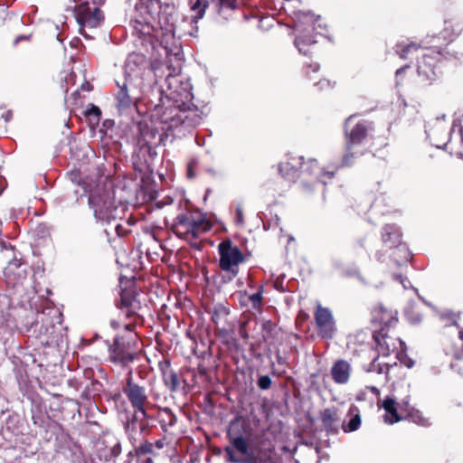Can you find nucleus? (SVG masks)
<instances>
[{
  "label": "nucleus",
  "mask_w": 463,
  "mask_h": 463,
  "mask_svg": "<svg viewBox=\"0 0 463 463\" xmlns=\"http://www.w3.org/2000/svg\"><path fill=\"white\" fill-rule=\"evenodd\" d=\"M3 117H5V121H8L10 119V118L12 117L11 111H7L5 113V115H3Z\"/></svg>",
  "instance_id": "bf43d9fd"
},
{
  "label": "nucleus",
  "mask_w": 463,
  "mask_h": 463,
  "mask_svg": "<svg viewBox=\"0 0 463 463\" xmlns=\"http://www.w3.org/2000/svg\"><path fill=\"white\" fill-rule=\"evenodd\" d=\"M315 321L317 333L322 338H333L336 327L332 312L327 307L317 306L315 312Z\"/></svg>",
  "instance_id": "6ab92c4d"
},
{
  "label": "nucleus",
  "mask_w": 463,
  "mask_h": 463,
  "mask_svg": "<svg viewBox=\"0 0 463 463\" xmlns=\"http://www.w3.org/2000/svg\"><path fill=\"white\" fill-rule=\"evenodd\" d=\"M210 230V224L202 215L194 213L178 214L172 224L173 232L179 238L190 241Z\"/></svg>",
  "instance_id": "6e6552de"
},
{
  "label": "nucleus",
  "mask_w": 463,
  "mask_h": 463,
  "mask_svg": "<svg viewBox=\"0 0 463 463\" xmlns=\"http://www.w3.org/2000/svg\"><path fill=\"white\" fill-rule=\"evenodd\" d=\"M303 156L288 157L287 161L280 162L278 169L282 177L289 182H295L299 177V169L304 165Z\"/></svg>",
  "instance_id": "5701e85b"
},
{
  "label": "nucleus",
  "mask_w": 463,
  "mask_h": 463,
  "mask_svg": "<svg viewBox=\"0 0 463 463\" xmlns=\"http://www.w3.org/2000/svg\"><path fill=\"white\" fill-rule=\"evenodd\" d=\"M461 141L463 142V129H460Z\"/></svg>",
  "instance_id": "69168bd1"
},
{
  "label": "nucleus",
  "mask_w": 463,
  "mask_h": 463,
  "mask_svg": "<svg viewBox=\"0 0 463 463\" xmlns=\"http://www.w3.org/2000/svg\"><path fill=\"white\" fill-rule=\"evenodd\" d=\"M228 438L232 448H225L227 461L231 463H250L251 457L248 442L241 434L235 431L234 424L231 426L228 431Z\"/></svg>",
  "instance_id": "2eb2a0df"
},
{
  "label": "nucleus",
  "mask_w": 463,
  "mask_h": 463,
  "mask_svg": "<svg viewBox=\"0 0 463 463\" xmlns=\"http://www.w3.org/2000/svg\"><path fill=\"white\" fill-rule=\"evenodd\" d=\"M106 0H91L90 3V4H95L96 5H98L99 7H100V5L102 4H104Z\"/></svg>",
  "instance_id": "5fc2aeb1"
},
{
  "label": "nucleus",
  "mask_w": 463,
  "mask_h": 463,
  "mask_svg": "<svg viewBox=\"0 0 463 463\" xmlns=\"http://www.w3.org/2000/svg\"><path fill=\"white\" fill-rule=\"evenodd\" d=\"M354 119V116H350L345 124V131L346 135L345 153L342 158L341 167L350 166L353 164V159L361 155V152L354 151L356 146H360L367 136L373 130V124L368 120H359L354 127L349 129V127Z\"/></svg>",
  "instance_id": "0eeeda50"
},
{
  "label": "nucleus",
  "mask_w": 463,
  "mask_h": 463,
  "mask_svg": "<svg viewBox=\"0 0 463 463\" xmlns=\"http://www.w3.org/2000/svg\"><path fill=\"white\" fill-rule=\"evenodd\" d=\"M110 325L114 329L120 327V323L118 320H111Z\"/></svg>",
  "instance_id": "864d4df0"
},
{
  "label": "nucleus",
  "mask_w": 463,
  "mask_h": 463,
  "mask_svg": "<svg viewBox=\"0 0 463 463\" xmlns=\"http://www.w3.org/2000/svg\"><path fill=\"white\" fill-rule=\"evenodd\" d=\"M458 336H459L460 340L463 341V330L458 331Z\"/></svg>",
  "instance_id": "e2e57ef3"
},
{
  "label": "nucleus",
  "mask_w": 463,
  "mask_h": 463,
  "mask_svg": "<svg viewBox=\"0 0 463 463\" xmlns=\"http://www.w3.org/2000/svg\"><path fill=\"white\" fill-rule=\"evenodd\" d=\"M421 315L420 313H416L414 316L410 317L409 320L411 324H418L421 321Z\"/></svg>",
  "instance_id": "49530a36"
},
{
  "label": "nucleus",
  "mask_w": 463,
  "mask_h": 463,
  "mask_svg": "<svg viewBox=\"0 0 463 463\" xmlns=\"http://www.w3.org/2000/svg\"><path fill=\"white\" fill-rule=\"evenodd\" d=\"M438 40L425 37L420 44L413 42L407 43V59L419 48L422 50L420 57H416V66L418 74L426 80H434L441 72L445 61L458 59L463 55V52L439 45Z\"/></svg>",
  "instance_id": "20e7f679"
},
{
  "label": "nucleus",
  "mask_w": 463,
  "mask_h": 463,
  "mask_svg": "<svg viewBox=\"0 0 463 463\" xmlns=\"http://www.w3.org/2000/svg\"><path fill=\"white\" fill-rule=\"evenodd\" d=\"M405 70V67L402 66L401 68H399L397 71H396V73H395V77H396V88H399V85H400V78L402 77V74L403 73ZM397 94L399 95V97H402V93L400 91L399 89H397Z\"/></svg>",
  "instance_id": "79ce46f5"
},
{
  "label": "nucleus",
  "mask_w": 463,
  "mask_h": 463,
  "mask_svg": "<svg viewBox=\"0 0 463 463\" xmlns=\"http://www.w3.org/2000/svg\"><path fill=\"white\" fill-rule=\"evenodd\" d=\"M275 287L278 288V287H280V284H278V282H275Z\"/></svg>",
  "instance_id": "774afa93"
},
{
  "label": "nucleus",
  "mask_w": 463,
  "mask_h": 463,
  "mask_svg": "<svg viewBox=\"0 0 463 463\" xmlns=\"http://www.w3.org/2000/svg\"><path fill=\"white\" fill-rule=\"evenodd\" d=\"M229 315V309L222 304L215 305L212 311V320L216 326L223 325L227 316Z\"/></svg>",
  "instance_id": "473e14b6"
},
{
  "label": "nucleus",
  "mask_w": 463,
  "mask_h": 463,
  "mask_svg": "<svg viewBox=\"0 0 463 463\" xmlns=\"http://www.w3.org/2000/svg\"><path fill=\"white\" fill-rule=\"evenodd\" d=\"M188 5L190 11L193 13L192 16L189 19L184 20V22L189 23L192 29L188 31L186 33L190 36H197L198 27L197 23L199 20L203 19L205 14V11L208 7H211V1L209 0H188Z\"/></svg>",
  "instance_id": "4be33fe9"
},
{
  "label": "nucleus",
  "mask_w": 463,
  "mask_h": 463,
  "mask_svg": "<svg viewBox=\"0 0 463 463\" xmlns=\"http://www.w3.org/2000/svg\"><path fill=\"white\" fill-rule=\"evenodd\" d=\"M165 54H167L165 52ZM167 61L156 60L150 66L145 55L141 53H130L125 62V80L128 82H142V86L151 90V94L159 100L158 90H167V77L172 68L176 69L175 76L180 80L184 81L179 75L180 65L172 63L173 58L180 61V53L177 58L174 54L166 55Z\"/></svg>",
  "instance_id": "7ed1b4c3"
},
{
  "label": "nucleus",
  "mask_w": 463,
  "mask_h": 463,
  "mask_svg": "<svg viewBox=\"0 0 463 463\" xmlns=\"http://www.w3.org/2000/svg\"><path fill=\"white\" fill-rule=\"evenodd\" d=\"M317 85L320 86V89H327V88H333L334 85L331 84V82L327 80H322Z\"/></svg>",
  "instance_id": "a18cd8bd"
},
{
  "label": "nucleus",
  "mask_w": 463,
  "mask_h": 463,
  "mask_svg": "<svg viewBox=\"0 0 463 463\" xmlns=\"http://www.w3.org/2000/svg\"><path fill=\"white\" fill-rule=\"evenodd\" d=\"M275 287L278 288V287H280V284H278V282H275Z\"/></svg>",
  "instance_id": "338daca9"
},
{
  "label": "nucleus",
  "mask_w": 463,
  "mask_h": 463,
  "mask_svg": "<svg viewBox=\"0 0 463 463\" xmlns=\"http://www.w3.org/2000/svg\"><path fill=\"white\" fill-rule=\"evenodd\" d=\"M382 238L384 244L394 250L390 254V271L394 280L403 284L402 267L405 262L404 246L402 244V232L394 224L383 228Z\"/></svg>",
  "instance_id": "423d86ee"
},
{
  "label": "nucleus",
  "mask_w": 463,
  "mask_h": 463,
  "mask_svg": "<svg viewBox=\"0 0 463 463\" xmlns=\"http://www.w3.org/2000/svg\"><path fill=\"white\" fill-rule=\"evenodd\" d=\"M30 35H19L14 41V45H17L21 41L29 40Z\"/></svg>",
  "instance_id": "09e8293b"
},
{
  "label": "nucleus",
  "mask_w": 463,
  "mask_h": 463,
  "mask_svg": "<svg viewBox=\"0 0 463 463\" xmlns=\"http://www.w3.org/2000/svg\"><path fill=\"white\" fill-rule=\"evenodd\" d=\"M81 89H82L83 90L90 91V84H89L88 82H87V83H85V84H82V85H81Z\"/></svg>",
  "instance_id": "4d7b16f0"
},
{
  "label": "nucleus",
  "mask_w": 463,
  "mask_h": 463,
  "mask_svg": "<svg viewBox=\"0 0 463 463\" xmlns=\"http://www.w3.org/2000/svg\"><path fill=\"white\" fill-rule=\"evenodd\" d=\"M141 463H153V460L151 458H146Z\"/></svg>",
  "instance_id": "052dcab7"
},
{
  "label": "nucleus",
  "mask_w": 463,
  "mask_h": 463,
  "mask_svg": "<svg viewBox=\"0 0 463 463\" xmlns=\"http://www.w3.org/2000/svg\"><path fill=\"white\" fill-rule=\"evenodd\" d=\"M150 419L146 411H133L124 421L125 433L133 446L143 440L149 431L148 420Z\"/></svg>",
  "instance_id": "f8f14e48"
},
{
  "label": "nucleus",
  "mask_w": 463,
  "mask_h": 463,
  "mask_svg": "<svg viewBox=\"0 0 463 463\" xmlns=\"http://www.w3.org/2000/svg\"><path fill=\"white\" fill-rule=\"evenodd\" d=\"M152 446L153 445L151 443H149L148 441L146 440L143 443H142V441H140V446H138V447L134 446V447L136 448L137 454L139 455V454H146V453L151 452Z\"/></svg>",
  "instance_id": "58836bf2"
},
{
  "label": "nucleus",
  "mask_w": 463,
  "mask_h": 463,
  "mask_svg": "<svg viewBox=\"0 0 463 463\" xmlns=\"http://www.w3.org/2000/svg\"><path fill=\"white\" fill-rule=\"evenodd\" d=\"M194 175H195V174H194V170H193V163L191 162V163H189V165H188V168H187V176H188L189 178H192V177H194Z\"/></svg>",
  "instance_id": "8fccbe9b"
},
{
  "label": "nucleus",
  "mask_w": 463,
  "mask_h": 463,
  "mask_svg": "<svg viewBox=\"0 0 463 463\" xmlns=\"http://www.w3.org/2000/svg\"><path fill=\"white\" fill-rule=\"evenodd\" d=\"M118 91L115 96L116 106L121 112L130 109L132 107H136L143 94L151 92V90L142 86V82L130 83L128 80H125L122 85L118 83Z\"/></svg>",
  "instance_id": "9b49d317"
},
{
  "label": "nucleus",
  "mask_w": 463,
  "mask_h": 463,
  "mask_svg": "<svg viewBox=\"0 0 463 463\" xmlns=\"http://www.w3.org/2000/svg\"><path fill=\"white\" fill-rule=\"evenodd\" d=\"M307 68L311 69V71H312L313 72H317V71H318V70H319L320 66H319V64H318V63H310V64H308L307 66H305V70H306V72H307Z\"/></svg>",
  "instance_id": "de8ad7c7"
},
{
  "label": "nucleus",
  "mask_w": 463,
  "mask_h": 463,
  "mask_svg": "<svg viewBox=\"0 0 463 463\" xmlns=\"http://www.w3.org/2000/svg\"><path fill=\"white\" fill-rule=\"evenodd\" d=\"M122 392L133 411H146L150 405L146 387L134 381L131 371L128 373Z\"/></svg>",
  "instance_id": "dca6fc26"
},
{
  "label": "nucleus",
  "mask_w": 463,
  "mask_h": 463,
  "mask_svg": "<svg viewBox=\"0 0 463 463\" xmlns=\"http://www.w3.org/2000/svg\"><path fill=\"white\" fill-rule=\"evenodd\" d=\"M371 321L374 326L380 327L379 332H374L373 334L375 341L380 343V337H386V330L397 325L398 312L396 310L388 309L382 304H378L372 310Z\"/></svg>",
  "instance_id": "f3484780"
},
{
  "label": "nucleus",
  "mask_w": 463,
  "mask_h": 463,
  "mask_svg": "<svg viewBox=\"0 0 463 463\" xmlns=\"http://www.w3.org/2000/svg\"><path fill=\"white\" fill-rule=\"evenodd\" d=\"M347 416L350 417L349 421L342 423V430L344 432H353L357 430L361 425V415L358 407L352 404L349 407Z\"/></svg>",
  "instance_id": "c756f323"
},
{
  "label": "nucleus",
  "mask_w": 463,
  "mask_h": 463,
  "mask_svg": "<svg viewBox=\"0 0 463 463\" xmlns=\"http://www.w3.org/2000/svg\"><path fill=\"white\" fill-rule=\"evenodd\" d=\"M89 193V205L98 221L110 222L117 219L118 207L111 184L97 185Z\"/></svg>",
  "instance_id": "39448f33"
},
{
  "label": "nucleus",
  "mask_w": 463,
  "mask_h": 463,
  "mask_svg": "<svg viewBox=\"0 0 463 463\" xmlns=\"http://www.w3.org/2000/svg\"><path fill=\"white\" fill-rule=\"evenodd\" d=\"M295 31L298 35L294 44L298 52L304 55L308 54L307 47L314 44L317 41L311 33L315 31V20L310 12H298L296 14Z\"/></svg>",
  "instance_id": "9d476101"
},
{
  "label": "nucleus",
  "mask_w": 463,
  "mask_h": 463,
  "mask_svg": "<svg viewBox=\"0 0 463 463\" xmlns=\"http://www.w3.org/2000/svg\"><path fill=\"white\" fill-rule=\"evenodd\" d=\"M155 446L157 448V449H163L164 446H165V439H158L156 441L155 443Z\"/></svg>",
  "instance_id": "603ef678"
},
{
  "label": "nucleus",
  "mask_w": 463,
  "mask_h": 463,
  "mask_svg": "<svg viewBox=\"0 0 463 463\" xmlns=\"http://www.w3.org/2000/svg\"><path fill=\"white\" fill-rule=\"evenodd\" d=\"M413 364H414V362L411 359H410L409 357H407V364H406L407 369L411 368L413 366Z\"/></svg>",
  "instance_id": "6e6d98bb"
},
{
  "label": "nucleus",
  "mask_w": 463,
  "mask_h": 463,
  "mask_svg": "<svg viewBox=\"0 0 463 463\" xmlns=\"http://www.w3.org/2000/svg\"><path fill=\"white\" fill-rule=\"evenodd\" d=\"M322 424L328 433H336L339 428L340 417L334 407L325 409L321 413Z\"/></svg>",
  "instance_id": "393cba45"
},
{
  "label": "nucleus",
  "mask_w": 463,
  "mask_h": 463,
  "mask_svg": "<svg viewBox=\"0 0 463 463\" xmlns=\"http://www.w3.org/2000/svg\"><path fill=\"white\" fill-rule=\"evenodd\" d=\"M257 384L260 390H269L271 387L272 381L269 375H260Z\"/></svg>",
  "instance_id": "4c0bfd02"
},
{
  "label": "nucleus",
  "mask_w": 463,
  "mask_h": 463,
  "mask_svg": "<svg viewBox=\"0 0 463 463\" xmlns=\"http://www.w3.org/2000/svg\"><path fill=\"white\" fill-rule=\"evenodd\" d=\"M385 413L383 420L387 424H393L402 420V417L398 413V404L393 398L386 397L382 405Z\"/></svg>",
  "instance_id": "a878e982"
},
{
  "label": "nucleus",
  "mask_w": 463,
  "mask_h": 463,
  "mask_svg": "<svg viewBox=\"0 0 463 463\" xmlns=\"http://www.w3.org/2000/svg\"><path fill=\"white\" fill-rule=\"evenodd\" d=\"M407 420L412 421L418 425L429 426V419L422 415V412L415 408L407 406Z\"/></svg>",
  "instance_id": "72a5a7b5"
},
{
  "label": "nucleus",
  "mask_w": 463,
  "mask_h": 463,
  "mask_svg": "<svg viewBox=\"0 0 463 463\" xmlns=\"http://www.w3.org/2000/svg\"><path fill=\"white\" fill-rule=\"evenodd\" d=\"M139 294L134 288L123 289L120 293V304L118 305L121 314L130 322L124 324V328L132 331L137 322L141 318L138 311L141 309Z\"/></svg>",
  "instance_id": "ddd939ff"
},
{
  "label": "nucleus",
  "mask_w": 463,
  "mask_h": 463,
  "mask_svg": "<svg viewBox=\"0 0 463 463\" xmlns=\"http://www.w3.org/2000/svg\"><path fill=\"white\" fill-rule=\"evenodd\" d=\"M84 114L90 121L98 123L101 115V110L99 107L90 105V108H89Z\"/></svg>",
  "instance_id": "e433bc0d"
},
{
  "label": "nucleus",
  "mask_w": 463,
  "mask_h": 463,
  "mask_svg": "<svg viewBox=\"0 0 463 463\" xmlns=\"http://www.w3.org/2000/svg\"><path fill=\"white\" fill-rule=\"evenodd\" d=\"M305 171L312 175H315L317 181L324 184H326V178L331 179L335 175L334 171H326L321 169L318 166L317 160L315 159H311L308 161V163L305 166Z\"/></svg>",
  "instance_id": "c85d7f7f"
},
{
  "label": "nucleus",
  "mask_w": 463,
  "mask_h": 463,
  "mask_svg": "<svg viewBox=\"0 0 463 463\" xmlns=\"http://www.w3.org/2000/svg\"><path fill=\"white\" fill-rule=\"evenodd\" d=\"M68 178L71 183L83 186L85 192H88V188L85 186V183L83 182L81 172L79 169H72L67 173Z\"/></svg>",
  "instance_id": "c9c22d12"
},
{
  "label": "nucleus",
  "mask_w": 463,
  "mask_h": 463,
  "mask_svg": "<svg viewBox=\"0 0 463 463\" xmlns=\"http://www.w3.org/2000/svg\"><path fill=\"white\" fill-rule=\"evenodd\" d=\"M76 21L80 26V33L85 38H93L87 33V29H96L99 27L103 21L104 15L100 7L90 1H83L74 8Z\"/></svg>",
  "instance_id": "1a4fd4ad"
},
{
  "label": "nucleus",
  "mask_w": 463,
  "mask_h": 463,
  "mask_svg": "<svg viewBox=\"0 0 463 463\" xmlns=\"http://www.w3.org/2000/svg\"><path fill=\"white\" fill-rule=\"evenodd\" d=\"M211 8L218 14L227 18L230 13L236 8V0H211Z\"/></svg>",
  "instance_id": "7c9ffc66"
},
{
  "label": "nucleus",
  "mask_w": 463,
  "mask_h": 463,
  "mask_svg": "<svg viewBox=\"0 0 463 463\" xmlns=\"http://www.w3.org/2000/svg\"><path fill=\"white\" fill-rule=\"evenodd\" d=\"M121 452V445L119 442H116L109 449L105 446L104 448H99L98 450V456L99 459L104 458L105 462H109L116 457H118Z\"/></svg>",
  "instance_id": "2f4dec72"
},
{
  "label": "nucleus",
  "mask_w": 463,
  "mask_h": 463,
  "mask_svg": "<svg viewBox=\"0 0 463 463\" xmlns=\"http://www.w3.org/2000/svg\"><path fill=\"white\" fill-rule=\"evenodd\" d=\"M254 463H276L275 460L271 457H265L264 458L259 457L254 460Z\"/></svg>",
  "instance_id": "37998d69"
},
{
  "label": "nucleus",
  "mask_w": 463,
  "mask_h": 463,
  "mask_svg": "<svg viewBox=\"0 0 463 463\" xmlns=\"http://www.w3.org/2000/svg\"><path fill=\"white\" fill-rule=\"evenodd\" d=\"M235 212H236V219H235L236 225H243L244 219H243L242 209L240 206H237L235 209Z\"/></svg>",
  "instance_id": "a19ab883"
},
{
  "label": "nucleus",
  "mask_w": 463,
  "mask_h": 463,
  "mask_svg": "<svg viewBox=\"0 0 463 463\" xmlns=\"http://www.w3.org/2000/svg\"><path fill=\"white\" fill-rule=\"evenodd\" d=\"M312 15H314L313 14H311ZM314 20H315V24H317V19H319V16H317V18H315V16H313ZM317 30V27L315 26V31Z\"/></svg>",
  "instance_id": "0e129e2a"
},
{
  "label": "nucleus",
  "mask_w": 463,
  "mask_h": 463,
  "mask_svg": "<svg viewBox=\"0 0 463 463\" xmlns=\"http://www.w3.org/2000/svg\"><path fill=\"white\" fill-rule=\"evenodd\" d=\"M163 379L165 384L171 392H175L179 387V379L177 373L173 370L164 371Z\"/></svg>",
  "instance_id": "f704fd0d"
},
{
  "label": "nucleus",
  "mask_w": 463,
  "mask_h": 463,
  "mask_svg": "<svg viewBox=\"0 0 463 463\" xmlns=\"http://www.w3.org/2000/svg\"><path fill=\"white\" fill-rule=\"evenodd\" d=\"M352 373L351 364L343 359L336 360L330 370L333 381L337 384L348 383Z\"/></svg>",
  "instance_id": "b1692460"
},
{
  "label": "nucleus",
  "mask_w": 463,
  "mask_h": 463,
  "mask_svg": "<svg viewBox=\"0 0 463 463\" xmlns=\"http://www.w3.org/2000/svg\"><path fill=\"white\" fill-rule=\"evenodd\" d=\"M463 32V24L455 19L445 22V27L437 34L428 35L430 40L439 39V45L445 48H450L451 43L461 34Z\"/></svg>",
  "instance_id": "aec40b11"
},
{
  "label": "nucleus",
  "mask_w": 463,
  "mask_h": 463,
  "mask_svg": "<svg viewBox=\"0 0 463 463\" xmlns=\"http://www.w3.org/2000/svg\"><path fill=\"white\" fill-rule=\"evenodd\" d=\"M369 389L371 390V392H372L373 393H374V394H379V390H378V388H377V387H375V386H371V387H369Z\"/></svg>",
  "instance_id": "13d9d810"
},
{
  "label": "nucleus",
  "mask_w": 463,
  "mask_h": 463,
  "mask_svg": "<svg viewBox=\"0 0 463 463\" xmlns=\"http://www.w3.org/2000/svg\"><path fill=\"white\" fill-rule=\"evenodd\" d=\"M274 327V324L271 321H266L263 324V329L270 331Z\"/></svg>",
  "instance_id": "3c124183"
},
{
  "label": "nucleus",
  "mask_w": 463,
  "mask_h": 463,
  "mask_svg": "<svg viewBox=\"0 0 463 463\" xmlns=\"http://www.w3.org/2000/svg\"><path fill=\"white\" fill-rule=\"evenodd\" d=\"M134 359L135 355L130 351L129 345H127L121 338L116 337L113 345L109 347V360L116 364L126 367Z\"/></svg>",
  "instance_id": "412c9836"
},
{
  "label": "nucleus",
  "mask_w": 463,
  "mask_h": 463,
  "mask_svg": "<svg viewBox=\"0 0 463 463\" xmlns=\"http://www.w3.org/2000/svg\"><path fill=\"white\" fill-rule=\"evenodd\" d=\"M127 14L139 24L157 23L163 33L161 45L167 55L174 54L177 58L181 44L175 37V11L174 7L162 8L159 0H128Z\"/></svg>",
  "instance_id": "f03ea898"
},
{
  "label": "nucleus",
  "mask_w": 463,
  "mask_h": 463,
  "mask_svg": "<svg viewBox=\"0 0 463 463\" xmlns=\"http://www.w3.org/2000/svg\"><path fill=\"white\" fill-rule=\"evenodd\" d=\"M115 229H116L117 233H118V235H120V234H121V233H120V229H121L120 225H118H118H116Z\"/></svg>",
  "instance_id": "680f3d73"
},
{
  "label": "nucleus",
  "mask_w": 463,
  "mask_h": 463,
  "mask_svg": "<svg viewBox=\"0 0 463 463\" xmlns=\"http://www.w3.org/2000/svg\"><path fill=\"white\" fill-rule=\"evenodd\" d=\"M156 419L162 430L165 433L168 432L169 428L175 426L177 422V417L168 407L160 408Z\"/></svg>",
  "instance_id": "bb28decb"
},
{
  "label": "nucleus",
  "mask_w": 463,
  "mask_h": 463,
  "mask_svg": "<svg viewBox=\"0 0 463 463\" xmlns=\"http://www.w3.org/2000/svg\"><path fill=\"white\" fill-rule=\"evenodd\" d=\"M250 300L253 307H257L260 306L261 300H262V293L257 292V293L252 294L250 297Z\"/></svg>",
  "instance_id": "ea45409f"
},
{
  "label": "nucleus",
  "mask_w": 463,
  "mask_h": 463,
  "mask_svg": "<svg viewBox=\"0 0 463 463\" xmlns=\"http://www.w3.org/2000/svg\"><path fill=\"white\" fill-rule=\"evenodd\" d=\"M176 69L172 68L167 77V90H158V103L154 105L153 117L160 124L161 132L147 125L139 124L138 142L152 153L156 146H165L170 139L181 138L191 133L202 121V113L192 100V85L180 81L175 76Z\"/></svg>",
  "instance_id": "f257e3e1"
},
{
  "label": "nucleus",
  "mask_w": 463,
  "mask_h": 463,
  "mask_svg": "<svg viewBox=\"0 0 463 463\" xmlns=\"http://www.w3.org/2000/svg\"><path fill=\"white\" fill-rule=\"evenodd\" d=\"M62 315L58 310L51 309L43 312L41 317L39 334L47 337V341H55L61 335Z\"/></svg>",
  "instance_id": "a211bd4d"
},
{
  "label": "nucleus",
  "mask_w": 463,
  "mask_h": 463,
  "mask_svg": "<svg viewBox=\"0 0 463 463\" xmlns=\"http://www.w3.org/2000/svg\"><path fill=\"white\" fill-rule=\"evenodd\" d=\"M220 254V268L224 270L231 272L235 277L239 272V264L244 262L245 257L241 250L230 240L222 241L219 246Z\"/></svg>",
  "instance_id": "4468645a"
},
{
  "label": "nucleus",
  "mask_w": 463,
  "mask_h": 463,
  "mask_svg": "<svg viewBox=\"0 0 463 463\" xmlns=\"http://www.w3.org/2000/svg\"><path fill=\"white\" fill-rule=\"evenodd\" d=\"M449 135V131L447 128H440L439 126H434L430 128L428 132L430 142L439 148L442 146H447V139Z\"/></svg>",
  "instance_id": "cd10ccee"
},
{
  "label": "nucleus",
  "mask_w": 463,
  "mask_h": 463,
  "mask_svg": "<svg viewBox=\"0 0 463 463\" xmlns=\"http://www.w3.org/2000/svg\"><path fill=\"white\" fill-rule=\"evenodd\" d=\"M395 52L403 59L405 57V46L398 44L395 49Z\"/></svg>",
  "instance_id": "c03bdc74"
}]
</instances>
